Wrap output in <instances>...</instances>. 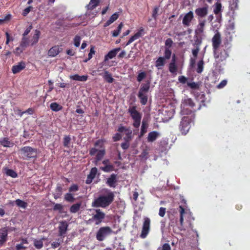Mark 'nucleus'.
I'll list each match as a JSON object with an SVG mask.
<instances>
[{
  "label": "nucleus",
  "mask_w": 250,
  "mask_h": 250,
  "mask_svg": "<svg viewBox=\"0 0 250 250\" xmlns=\"http://www.w3.org/2000/svg\"><path fill=\"white\" fill-rule=\"evenodd\" d=\"M95 53V51L94 50V47H92L90 49V52L88 54V58L87 59H86L84 61V62H87L88 60H89L90 59L92 58L93 54H94Z\"/></svg>",
  "instance_id": "nucleus-51"
},
{
  "label": "nucleus",
  "mask_w": 250,
  "mask_h": 250,
  "mask_svg": "<svg viewBox=\"0 0 250 250\" xmlns=\"http://www.w3.org/2000/svg\"><path fill=\"white\" fill-rule=\"evenodd\" d=\"M222 5L221 3L217 2L215 4V7L213 10L214 13L215 15L219 14L221 11Z\"/></svg>",
  "instance_id": "nucleus-41"
},
{
  "label": "nucleus",
  "mask_w": 250,
  "mask_h": 250,
  "mask_svg": "<svg viewBox=\"0 0 250 250\" xmlns=\"http://www.w3.org/2000/svg\"><path fill=\"white\" fill-rule=\"evenodd\" d=\"M113 231L109 227H101L96 234V238L100 241H103L105 238L112 233Z\"/></svg>",
  "instance_id": "nucleus-9"
},
{
  "label": "nucleus",
  "mask_w": 250,
  "mask_h": 250,
  "mask_svg": "<svg viewBox=\"0 0 250 250\" xmlns=\"http://www.w3.org/2000/svg\"><path fill=\"white\" fill-rule=\"evenodd\" d=\"M116 181V175L112 174L107 179L106 184L110 187H115V184Z\"/></svg>",
  "instance_id": "nucleus-24"
},
{
  "label": "nucleus",
  "mask_w": 250,
  "mask_h": 250,
  "mask_svg": "<svg viewBox=\"0 0 250 250\" xmlns=\"http://www.w3.org/2000/svg\"><path fill=\"white\" fill-rule=\"evenodd\" d=\"M179 211L180 214V222L182 227V228L181 229H186L184 228V224H183V217L184 216L185 214H187V217L189 218L191 216V213L190 212L189 210L188 209H186L184 207H182V206H179Z\"/></svg>",
  "instance_id": "nucleus-12"
},
{
  "label": "nucleus",
  "mask_w": 250,
  "mask_h": 250,
  "mask_svg": "<svg viewBox=\"0 0 250 250\" xmlns=\"http://www.w3.org/2000/svg\"><path fill=\"white\" fill-rule=\"evenodd\" d=\"M159 11V8L156 7H155L153 11V13H152V17L154 19H156L157 16H158V12Z\"/></svg>",
  "instance_id": "nucleus-56"
},
{
  "label": "nucleus",
  "mask_w": 250,
  "mask_h": 250,
  "mask_svg": "<svg viewBox=\"0 0 250 250\" xmlns=\"http://www.w3.org/2000/svg\"><path fill=\"white\" fill-rule=\"evenodd\" d=\"M221 34L217 31L212 38V45L213 50L219 49L221 43Z\"/></svg>",
  "instance_id": "nucleus-10"
},
{
  "label": "nucleus",
  "mask_w": 250,
  "mask_h": 250,
  "mask_svg": "<svg viewBox=\"0 0 250 250\" xmlns=\"http://www.w3.org/2000/svg\"><path fill=\"white\" fill-rule=\"evenodd\" d=\"M100 2V0H91L89 3L87 5L88 9L92 10L95 8Z\"/></svg>",
  "instance_id": "nucleus-30"
},
{
  "label": "nucleus",
  "mask_w": 250,
  "mask_h": 250,
  "mask_svg": "<svg viewBox=\"0 0 250 250\" xmlns=\"http://www.w3.org/2000/svg\"><path fill=\"white\" fill-rule=\"evenodd\" d=\"M191 119L188 116H184L180 123L179 126L180 130L182 134L186 135L188 132L190 128Z\"/></svg>",
  "instance_id": "nucleus-8"
},
{
  "label": "nucleus",
  "mask_w": 250,
  "mask_h": 250,
  "mask_svg": "<svg viewBox=\"0 0 250 250\" xmlns=\"http://www.w3.org/2000/svg\"><path fill=\"white\" fill-rule=\"evenodd\" d=\"M97 172V168L96 167H93L90 171V173L88 175L89 177L93 179L95 178Z\"/></svg>",
  "instance_id": "nucleus-47"
},
{
  "label": "nucleus",
  "mask_w": 250,
  "mask_h": 250,
  "mask_svg": "<svg viewBox=\"0 0 250 250\" xmlns=\"http://www.w3.org/2000/svg\"><path fill=\"white\" fill-rule=\"evenodd\" d=\"M193 18V13L192 11H189L186 14L183 18V23L187 26H188L190 25V23Z\"/></svg>",
  "instance_id": "nucleus-16"
},
{
  "label": "nucleus",
  "mask_w": 250,
  "mask_h": 250,
  "mask_svg": "<svg viewBox=\"0 0 250 250\" xmlns=\"http://www.w3.org/2000/svg\"><path fill=\"white\" fill-rule=\"evenodd\" d=\"M78 190V187L76 185H73L70 187L69 189V192H76Z\"/></svg>",
  "instance_id": "nucleus-59"
},
{
  "label": "nucleus",
  "mask_w": 250,
  "mask_h": 250,
  "mask_svg": "<svg viewBox=\"0 0 250 250\" xmlns=\"http://www.w3.org/2000/svg\"><path fill=\"white\" fill-rule=\"evenodd\" d=\"M22 158L24 160H30L37 157V150L30 146H24L19 150Z\"/></svg>",
  "instance_id": "nucleus-4"
},
{
  "label": "nucleus",
  "mask_w": 250,
  "mask_h": 250,
  "mask_svg": "<svg viewBox=\"0 0 250 250\" xmlns=\"http://www.w3.org/2000/svg\"><path fill=\"white\" fill-rule=\"evenodd\" d=\"M61 49L58 46H54L49 49L48 55L50 57H55L61 52Z\"/></svg>",
  "instance_id": "nucleus-20"
},
{
  "label": "nucleus",
  "mask_w": 250,
  "mask_h": 250,
  "mask_svg": "<svg viewBox=\"0 0 250 250\" xmlns=\"http://www.w3.org/2000/svg\"><path fill=\"white\" fill-rule=\"evenodd\" d=\"M24 50V49L23 48H21L20 46V47H17L14 52L17 55H19L21 52H22Z\"/></svg>",
  "instance_id": "nucleus-55"
},
{
  "label": "nucleus",
  "mask_w": 250,
  "mask_h": 250,
  "mask_svg": "<svg viewBox=\"0 0 250 250\" xmlns=\"http://www.w3.org/2000/svg\"><path fill=\"white\" fill-rule=\"evenodd\" d=\"M25 67V62H18V63L17 65L13 66L12 68V71L14 74H16L21 71Z\"/></svg>",
  "instance_id": "nucleus-17"
},
{
  "label": "nucleus",
  "mask_w": 250,
  "mask_h": 250,
  "mask_svg": "<svg viewBox=\"0 0 250 250\" xmlns=\"http://www.w3.org/2000/svg\"><path fill=\"white\" fill-rule=\"evenodd\" d=\"M149 87L150 83L149 82H147V83H146L142 84L140 88L139 93H147L149 89Z\"/></svg>",
  "instance_id": "nucleus-25"
},
{
  "label": "nucleus",
  "mask_w": 250,
  "mask_h": 250,
  "mask_svg": "<svg viewBox=\"0 0 250 250\" xmlns=\"http://www.w3.org/2000/svg\"><path fill=\"white\" fill-rule=\"evenodd\" d=\"M32 8V7L31 6H29L28 7H27L26 8H25L23 11V12H22V15L24 16H26L29 12L30 11H31V9Z\"/></svg>",
  "instance_id": "nucleus-58"
},
{
  "label": "nucleus",
  "mask_w": 250,
  "mask_h": 250,
  "mask_svg": "<svg viewBox=\"0 0 250 250\" xmlns=\"http://www.w3.org/2000/svg\"><path fill=\"white\" fill-rule=\"evenodd\" d=\"M213 53L215 58V67L216 70L221 71L223 69V67L225 65L226 60L229 57L228 51L225 49L220 50L218 49L213 50Z\"/></svg>",
  "instance_id": "nucleus-1"
},
{
  "label": "nucleus",
  "mask_w": 250,
  "mask_h": 250,
  "mask_svg": "<svg viewBox=\"0 0 250 250\" xmlns=\"http://www.w3.org/2000/svg\"><path fill=\"white\" fill-rule=\"evenodd\" d=\"M15 203L17 206L24 209L27 206V203L20 199L16 200L15 201Z\"/></svg>",
  "instance_id": "nucleus-33"
},
{
  "label": "nucleus",
  "mask_w": 250,
  "mask_h": 250,
  "mask_svg": "<svg viewBox=\"0 0 250 250\" xmlns=\"http://www.w3.org/2000/svg\"><path fill=\"white\" fill-rule=\"evenodd\" d=\"M121 50L120 48H116L110 51L105 56L104 60L107 61L108 59H111L116 56L117 53Z\"/></svg>",
  "instance_id": "nucleus-21"
},
{
  "label": "nucleus",
  "mask_w": 250,
  "mask_h": 250,
  "mask_svg": "<svg viewBox=\"0 0 250 250\" xmlns=\"http://www.w3.org/2000/svg\"><path fill=\"white\" fill-rule=\"evenodd\" d=\"M0 145L4 147H12L14 146V143L9 141L8 138H0Z\"/></svg>",
  "instance_id": "nucleus-22"
},
{
  "label": "nucleus",
  "mask_w": 250,
  "mask_h": 250,
  "mask_svg": "<svg viewBox=\"0 0 250 250\" xmlns=\"http://www.w3.org/2000/svg\"><path fill=\"white\" fill-rule=\"evenodd\" d=\"M100 169L104 172H108L114 170V166L113 165L110 164L109 165L104 166V167H101Z\"/></svg>",
  "instance_id": "nucleus-35"
},
{
  "label": "nucleus",
  "mask_w": 250,
  "mask_h": 250,
  "mask_svg": "<svg viewBox=\"0 0 250 250\" xmlns=\"http://www.w3.org/2000/svg\"><path fill=\"white\" fill-rule=\"evenodd\" d=\"M178 81L182 84H187V82H189L188 81V78L184 76H180L178 78Z\"/></svg>",
  "instance_id": "nucleus-48"
},
{
  "label": "nucleus",
  "mask_w": 250,
  "mask_h": 250,
  "mask_svg": "<svg viewBox=\"0 0 250 250\" xmlns=\"http://www.w3.org/2000/svg\"><path fill=\"white\" fill-rule=\"evenodd\" d=\"M138 36H139V35H134V36H132L129 39V40H128L129 42H130L131 43V42H132L135 40L138 39Z\"/></svg>",
  "instance_id": "nucleus-63"
},
{
  "label": "nucleus",
  "mask_w": 250,
  "mask_h": 250,
  "mask_svg": "<svg viewBox=\"0 0 250 250\" xmlns=\"http://www.w3.org/2000/svg\"><path fill=\"white\" fill-rule=\"evenodd\" d=\"M7 239V229L3 228L0 229V245H2Z\"/></svg>",
  "instance_id": "nucleus-18"
},
{
  "label": "nucleus",
  "mask_w": 250,
  "mask_h": 250,
  "mask_svg": "<svg viewBox=\"0 0 250 250\" xmlns=\"http://www.w3.org/2000/svg\"><path fill=\"white\" fill-rule=\"evenodd\" d=\"M81 206V203L75 204L70 207V211L73 213H76L80 209Z\"/></svg>",
  "instance_id": "nucleus-31"
},
{
  "label": "nucleus",
  "mask_w": 250,
  "mask_h": 250,
  "mask_svg": "<svg viewBox=\"0 0 250 250\" xmlns=\"http://www.w3.org/2000/svg\"><path fill=\"white\" fill-rule=\"evenodd\" d=\"M150 219L147 217H145L142 232L140 236L142 238H146L148 233L150 229Z\"/></svg>",
  "instance_id": "nucleus-11"
},
{
  "label": "nucleus",
  "mask_w": 250,
  "mask_h": 250,
  "mask_svg": "<svg viewBox=\"0 0 250 250\" xmlns=\"http://www.w3.org/2000/svg\"><path fill=\"white\" fill-rule=\"evenodd\" d=\"M71 138L69 136H65L63 138V144L64 147H69L70 146Z\"/></svg>",
  "instance_id": "nucleus-40"
},
{
  "label": "nucleus",
  "mask_w": 250,
  "mask_h": 250,
  "mask_svg": "<svg viewBox=\"0 0 250 250\" xmlns=\"http://www.w3.org/2000/svg\"><path fill=\"white\" fill-rule=\"evenodd\" d=\"M227 84V81L226 80H224L222 81L219 84L217 85L218 88H222L224 87Z\"/></svg>",
  "instance_id": "nucleus-52"
},
{
  "label": "nucleus",
  "mask_w": 250,
  "mask_h": 250,
  "mask_svg": "<svg viewBox=\"0 0 250 250\" xmlns=\"http://www.w3.org/2000/svg\"><path fill=\"white\" fill-rule=\"evenodd\" d=\"M64 199L66 201L71 203H72L75 201V198L73 194L70 193H67L65 195Z\"/></svg>",
  "instance_id": "nucleus-42"
},
{
  "label": "nucleus",
  "mask_w": 250,
  "mask_h": 250,
  "mask_svg": "<svg viewBox=\"0 0 250 250\" xmlns=\"http://www.w3.org/2000/svg\"><path fill=\"white\" fill-rule=\"evenodd\" d=\"M123 27V23L122 22L120 23L118 25V29L117 30H114L113 32L112 36L113 37H117L120 33L121 32V30Z\"/></svg>",
  "instance_id": "nucleus-43"
},
{
  "label": "nucleus",
  "mask_w": 250,
  "mask_h": 250,
  "mask_svg": "<svg viewBox=\"0 0 250 250\" xmlns=\"http://www.w3.org/2000/svg\"><path fill=\"white\" fill-rule=\"evenodd\" d=\"M138 97L140 99V102L143 105H145L147 102V96L146 93H138Z\"/></svg>",
  "instance_id": "nucleus-27"
},
{
  "label": "nucleus",
  "mask_w": 250,
  "mask_h": 250,
  "mask_svg": "<svg viewBox=\"0 0 250 250\" xmlns=\"http://www.w3.org/2000/svg\"><path fill=\"white\" fill-rule=\"evenodd\" d=\"M166 212V208H160L159 214L161 217H164Z\"/></svg>",
  "instance_id": "nucleus-61"
},
{
  "label": "nucleus",
  "mask_w": 250,
  "mask_h": 250,
  "mask_svg": "<svg viewBox=\"0 0 250 250\" xmlns=\"http://www.w3.org/2000/svg\"><path fill=\"white\" fill-rule=\"evenodd\" d=\"M125 132L126 137L125 138V139L126 142H128L131 139L132 130L128 128L127 130H125Z\"/></svg>",
  "instance_id": "nucleus-45"
},
{
  "label": "nucleus",
  "mask_w": 250,
  "mask_h": 250,
  "mask_svg": "<svg viewBox=\"0 0 250 250\" xmlns=\"http://www.w3.org/2000/svg\"><path fill=\"white\" fill-rule=\"evenodd\" d=\"M32 27H33L32 25H30L24 31V33L23 34V37H26L31 31Z\"/></svg>",
  "instance_id": "nucleus-60"
},
{
  "label": "nucleus",
  "mask_w": 250,
  "mask_h": 250,
  "mask_svg": "<svg viewBox=\"0 0 250 250\" xmlns=\"http://www.w3.org/2000/svg\"><path fill=\"white\" fill-rule=\"evenodd\" d=\"M6 174L12 178H16L17 176L16 172L12 169H7L6 171Z\"/></svg>",
  "instance_id": "nucleus-46"
},
{
  "label": "nucleus",
  "mask_w": 250,
  "mask_h": 250,
  "mask_svg": "<svg viewBox=\"0 0 250 250\" xmlns=\"http://www.w3.org/2000/svg\"><path fill=\"white\" fill-rule=\"evenodd\" d=\"M40 35V31L38 30H35L34 35L31 40V45H34L38 42Z\"/></svg>",
  "instance_id": "nucleus-26"
},
{
  "label": "nucleus",
  "mask_w": 250,
  "mask_h": 250,
  "mask_svg": "<svg viewBox=\"0 0 250 250\" xmlns=\"http://www.w3.org/2000/svg\"><path fill=\"white\" fill-rule=\"evenodd\" d=\"M149 150V148L148 147V146H146L145 148L143 149V151L142 152L141 155H140V157L142 159L146 160L147 158V155L148 154Z\"/></svg>",
  "instance_id": "nucleus-39"
},
{
  "label": "nucleus",
  "mask_w": 250,
  "mask_h": 250,
  "mask_svg": "<svg viewBox=\"0 0 250 250\" xmlns=\"http://www.w3.org/2000/svg\"><path fill=\"white\" fill-rule=\"evenodd\" d=\"M128 112L134 121L133 125L136 128L139 127L140 125L142 115L137 111L136 107L135 106L129 107Z\"/></svg>",
  "instance_id": "nucleus-6"
},
{
  "label": "nucleus",
  "mask_w": 250,
  "mask_h": 250,
  "mask_svg": "<svg viewBox=\"0 0 250 250\" xmlns=\"http://www.w3.org/2000/svg\"><path fill=\"white\" fill-rule=\"evenodd\" d=\"M70 79L73 80H75V81H80V76L77 75V74H76V75H72V76H70Z\"/></svg>",
  "instance_id": "nucleus-62"
},
{
  "label": "nucleus",
  "mask_w": 250,
  "mask_h": 250,
  "mask_svg": "<svg viewBox=\"0 0 250 250\" xmlns=\"http://www.w3.org/2000/svg\"><path fill=\"white\" fill-rule=\"evenodd\" d=\"M103 78L104 80L109 83H112L114 81V79L112 77L111 74L107 71H104Z\"/></svg>",
  "instance_id": "nucleus-29"
},
{
  "label": "nucleus",
  "mask_w": 250,
  "mask_h": 250,
  "mask_svg": "<svg viewBox=\"0 0 250 250\" xmlns=\"http://www.w3.org/2000/svg\"><path fill=\"white\" fill-rule=\"evenodd\" d=\"M171 248L169 244L166 243L163 246L162 250H170Z\"/></svg>",
  "instance_id": "nucleus-64"
},
{
  "label": "nucleus",
  "mask_w": 250,
  "mask_h": 250,
  "mask_svg": "<svg viewBox=\"0 0 250 250\" xmlns=\"http://www.w3.org/2000/svg\"><path fill=\"white\" fill-rule=\"evenodd\" d=\"M105 154V150L104 149L99 150L97 153L96 157V163L101 160Z\"/></svg>",
  "instance_id": "nucleus-34"
},
{
  "label": "nucleus",
  "mask_w": 250,
  "mask_h": 250,
  "mask_svg": "<svg viewBox=\"0 0 250 250\" xmlns=\"http://www.w3.org/2000/svg\"><path fill=\"white\" fill-rule=\"evenodd\" d=\"M63 208V206L60 204H56L53 208L54 210H59L61 211Z\"/></svg>",
  "instance_id": "nucleus-53"
},
{
  "label": "nucleus",
  "mask_w": 250,
  "mask_h": 250,
  "mask_svg": "<svg viewBox=\"0 0 250 250\" xmlns=\"http://www.w3.org/2000/svg\"><path fill=\"white\" fill-rule=\"evenodd\" d=\"M165 51L164 57H159L156 61L155 66L160 69L166 63V60L169 59L171 54L172 40L168 39L166 40L165 43Z\"/></svg>",
  "instance_id": "nucleus-3"
},
{
  "label": "nucleus",
  "mask_w": 250,
  "mask_h": 250,
  "mask_svg": "<svg viewBox=\"0 0 250 250\" xmlns=\"http://www.w3.org/2000/svg\"><path fill=\"white\" fill-rule=\"evenodd\" d=\"M50 107L53 111H58L62 108V107L57 103H53L51 104Z\"/></svg>",
  "instance_id": "nucleus-38"
},
{
  "label": "nucleus",
  "mask_w": 250,
  "mask_h": 250,
  "mask_svg": "<svg viewBox=\"0 0 250 250\" xmlns=\"http://www.w3.org/2000/svg\"><path fill=\"white\" fill-rule=\"evenodd\" d=\"M146 74L145 72H143L140 73L138 74L137 78V81L139 82H141L146 77Z\"/></svg>",
  "instance_id": "nucleus-49"
},
{
  "label": "nucleus",
  "mask_w": 250,
  "mask_h": 250,
  "mask_svg": "<svg viewBox=\"0 0 250 250\" xmlns=\"http://www.w3.org/2000/svg\"><path fill=\"white\" fill-rule=\"evenodd\" d=\"M184 109L182 111L184 114H190L192 112L199 110L201 108V105L196 107L195 104L191 98L185 99L183 103Z\"/></svg>",
  "instance_id": "nucleus-5"
},
{
  "label": "nucleus",
  "mask_w": 250,
  "mask_h": 250,
  "mask_svg": "<svg viewBox=\"0 0 250 250\" xmlns=\"http://www.w3.org/2000/svg\"><path fill=\"white\" fill-rule=\"evenodd\" d=\"M118 14L117 13H115L110 17L109 20L113 23L118 19Z\"/></svg>",
  "instance_id": "nucleus-54"
},
{
  "label": "nucleus",
  "mask_w": 250,
  "mask_h": 250,
  "mask_svg": "<svg viewBox=\"0 0 250 250\" xmlns=\"http://www.w3.org/2000/svg\"><path fill=\"white\" fill-rule=\"evenodd\" d=\"M199 50H200V47H196V48H195L192 50V54L194 57H195V58L197 57L198 52L199 51Z\"/></svg>",
  "instance_id": "nucleus-57"
},
{
  "label": "nucleus",
  "mask_w": 250,
  "mask_h": 250,
  "mask_svg": "<svg viewBox=\"0 0 250 250\" xmlns=\"http://www.w3.org/2000/svg\"><path fill=\"white\" fill-rule=\"evenodd\" d=\"M204 62L203 60H200L197 63V68L196 72L198 73H201L203 72L204 69Z\"/></svg>",
  "instance_id": "nucleus-36"
},
{
  "label": "nucleus",
  "mask_w": 250,
  "mask_h": 250,
  "mask_svg": "<svg viewBox=\"0 0 250 250\" xmlns=\"http://www.w3.org/2000/svg\"><path fill=\"white\" fill-rule=\"evenodd\" d=\"M81 37L79 36H76L74 38V45L76 47H79L80 44Z\"/></svg>",
  "instance_id": "nucleus-50"
},
{
  "label": "nucleus",
  "mask_w": 250,
  "mask_h": 250,
  "mask_svg": "<svg viewBox=\"0 0 250 250\" xmlns=\"http://www.w3.org/2000/svg\"><path fill=\"white\" fill-rule=\"evenodd\" d=\"M160 133L157 131H152L148 133L147 136V141L149 142H152L156 140L159 136Z\"/></svg>",
  "instance_id": "nucleus-23"
},
{
  "label": "nucleus",
  "mask_w": 250,
  "mask_h": 250,
  "mask_svg": "<svg viewBox=\"0 0 250 250\" xmlns=\"http://www.w3.org/2000/svg\"><path fill=\"white\" fill-rule=\"evenodd\" d=\"M34 245L38 249H41L43 247L42 240H35L34 241Z\"/></svg>",
  "instance_id": "nucleus-44"
},
{
  "label": "nucleus",
  "mask_w": 250,
  "mask_h": 250,
  "mask_svg": "<svg viewBox=\"0 0 250 250\" xmlns=\"http://www.w3.org/2000/svg\"><path fill=\"white\" fill-rule=\"evenodd\" d=\"M29 41L28 39L26 37H23L20 43V46L21 48H23L25 49V48H26L29 45Z\"/></svg>",
  "instance_id": "nucleus-32"
},
{
  "label": "nucleus",
  "mask_w": 250,
  "mask_h": 250,
  "mask_svg": "<svg viewBox=\"0 0 250 250\" xmlns=\"http://www.w3.org/2000/svg\"><path fill=\"white\" fill-rule=\"evenodd\" d=\"M199 21V24L197 25V29L195 31V34L201 35L204 32L206 21L201 20Z\"/></svg>",
  "instance_id": "nucleus-19"
},
{
  "label": "nucleus",
  "mask_w": 250,
  "mask_h": 250,
  "mask_svg": "<svg viewBox=\"0 0 250 250\" xmlns=\"http://www.w3.org/2000/svg\"><path fill=\"white\" fill-rule=\"evenodd\" d=\"M194 44L196 45V47H200L202 42V39L201 35L195 34L194 36Z\"/></svg>",
  "instance_id": "nucleus-28"
},
{
  "label": "nucleus",
  "mask_w": 250,
  "mask_h": 250,
  "mask_svg": "<svg viewBox=\"0 0 250 250\" xmlns=\"http://www.w3.org/2000/svg\"><path fill=\"white\" fill-rule=\"evenodd\" d=\"M200 84L199 83L189 82H187V86L191 89L190 93L195 97L198 96L196 90H199Z\"/></svg>",
  "instance_id": "nucleus-13"
},
{
  "label": "nucleus",
  "mask_w": 250,
  "mask_h": 250,
  "mask_svg": "<svg viewBox=\"0 0 250 250\" xmlns=\"http://www.w3.org/2000/svg\"><path fill=\"white\" fill-rule=\"evenodd\" d=\"M93 213L92 218L89 221H93L96 225H98L101 223L105 217V214L100 209H93Z\"/></svg>",
  "instance_id": "nucleus-7"
},
{
  "label": "nucleus",
  "mask_w": 250,
  "mask_h": 250,
  "mask_svg": "<svg viewBox=\"0 0 250 250\" xmlns=\"http://www.w3.org/2000/svg\"><path fill=\"white\" fill-rule=\"evenodd\" d=\"M195 14L200 18H204L206 17L208 13V6L203 7H199L196 9L195 11Z\"/></svg>",
  "instance_id": "nucleus-15"
},
{
  "label": "nucleus",
  "mask_w": 250,
  "mask_h": 250,
  "mask_svg": "<svg viewBox=\"0 0 250 250\" xmlns=\"http://www.w3.org/2000/svg\"><path fill=\"white\" fill-rule=\"evenodd\" d=\"M68 227V224L66 221H62L60 223L59 227V235L64 237Z\"/></svg>",
  "instance_id": "nucleus-14"
},
{
  "label": "nucleus",
  "mask_w": 250,
  "mask_h": 250,
  "mask_svg": "<svg viewBox=\"0 0 250 250\" xmlns=\"http://www.w3.org/2000/svg\"><path fill=\"white\" fill-rule=\"evenodd\" d=\"M114 194L112 192L105 195H100L95 199L92 204L93 207L106 208L108 207L114 200Z\"/></svg>",
  "instance_id": "nucleus-2"
},
{
  "label": "nucleus",
  "mask_w": 250,
  "mask_h": 250,
  "mask_svg": "<svg viewBox=\"0 0 250 250\" xmlns=\"http://www.w3.org/2000/svg\"><path fill=\"white\" fill-rule=\"evenodd\" d=\"M147 126V124L144 120H143L141 126V131L140 137L143 136L144 135V134L146 133Z\"/></svg>",
  "instance_id": "nucleus-37"
}]
</instances>
